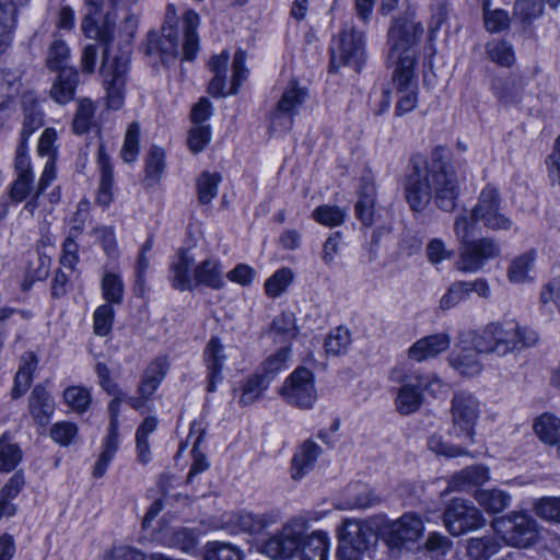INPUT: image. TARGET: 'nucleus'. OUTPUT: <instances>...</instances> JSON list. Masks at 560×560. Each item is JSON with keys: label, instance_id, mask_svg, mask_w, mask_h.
I'll list each match as a JSON object with an SVG mask.
<instances>
[{"label": "nucleus", "instance_id": "28", "mask_svg": "<svg viewBox=\"0 0 560 560\" xmlns=\"http://www.w3.org/2000/svg\"><path fill=\"white\" fill-rule=\"evenodd\" d=\"M28 411L34 421L46 425L55 411V402L43 385H36L28 397Z\"/></svg>", "mask_w": 560, "mask_h": 560}, {"label": "nucleus", "instance_id": "63", "mask_svg": "<svg viewBox=\"0 0 560 560\" xmlns=\"http://www.w3.org/2000/svg\"><path fill=\"white\" fill-rule=\"evenodd\" d=\"M469 293L466 281L453 282L440 300V308L443 311L457 306L460 302L467 300Z\"/></svg>", "mask_w": 560, "mask_h": 560}, {"label": "nucleus", "instance_id": "52", "mask_svg": "<svg viewBox=\"0 0 560 560\" xmlns=\"http://www.w3.org/2000/svg\"><path fill=\"white\" fill-rule=\"evenodd\" d=\"M102 293L106 304H120L124 298V284L120 276L106 272L102 280Z\"/></svg>", "mask_w": 560, "mask_h": 560}, {"label": "nucleus", "instance_id": "11", "mask_svg": "<svg viewBox=\"0 0 560 560\" xmlns=\"http://www.w3.org/2000/svg\"><path fill=\"white\" fill-rule=\"evenodd\" d=\"M462 244L456 267L462 272H477L488 260L497 258L500 255V245L492 237H481L465 240L456 237Z\"/></svg>", "mask_w": 560, "mask_h": 560}, {"label": "nucleus", "instance_id": "16", "mask_svg": "<svg viewBox=\"0 0 560 560\" xmlns=\"http://www.w3.org/2000/svg\"><path fill=\"white\" fill-rule=\"evenodd\" d=\"M393 81L399 96L395 114L402 116L413 110L418 103V80L409 56L405 57L401 67L395 68Z\"/></svg>", "mask_w": 560, "mask_h": 560}, {"label": "nucleus", "instance_id": "2", "mask_svg": "<svg viewBox=\"0 0 560 560\" xmlns=\"http://www.w3.org/2000/svg\"><path fill=\"white\" fill-rule=\"evenodd\" d=\"M499 189L488 184L480 191L476 205L457 215L454 221V233L463 240L472 237L478 223L483 228L498 232L512 228V219L504 212Z\"/></svg>", "mask_w": 560, "mask_h": 560}, {"label": "nucleus", "instance_id": "54", "mask_svg": "<svg viewBox=\"0 0 560 560\" xmlns=\"http://www.w3.org/2000/svg\"><path fill=\"white\" fill-rule=\"evenodd\" d=\"M165 542L183 551H190L197 545V535L192 529L179 527L165 534Z\"/></svg>", "mask_w": 560, "mask_h": 560}, {"label": "nucleus", "instance_id": "62", "mask_svg": "<svg viewBox=\"0 0 560 560\" xmlns=\"http://www.w3.org/2000/svg\"><path fill=\"white\" fill-rule=\"evenodd\" d=\"M534 511L540 518L560 524V498H541L534 504Z\"/></svg>", "mask_w": 560, "mask_h": 560}, {"label": "nucleus", "instance_id": "37", "mask_svg": "<svg viewBox=\"0 0 560 560\" xmlns=\"http://www.w3.org/2000/svg\"><path fill=\"white\" fill-rule=\"evenodd\" d=\"M500 548V542L493 536L470 538L467 541V556L469 560H489Z\"/></svg>", "mask_w": 560, "mask_h": 560}, {"label": "nucleus", "instance_id": "42", "mask_svg": "<svg viewBox=\"0 0 560 560\" xmlns=\"http://www.w3.org/2000/svg\"><path fill=\"white\" fill-rule=\"evenodd\" d=\"M21 81L19 75L10 70L0 71V110L9 109L13 98L19 94Z\"/></svg>", "mask_w": 560, "mask_h": 560}, {"label": "nucleus", "instance_id": "46", "mask_svg": "<svg viewBox=\"0 0 560 560\" xmlns=\"http://www.w3.org/2000/svg\"><path fill=\"white\" fill-rule=\"evenodd\" d=\"M156 425H158V420L154 417H148L137 429L136 443H137L138 459L142 464H147L150 460L151 452H150L148 436L150 433L155 431Z\"/></svg>", "mask_w": 560, "mask_h": 560}, {"label": "nucleus", "instance_id": "7", "mask_svg": "<svg viewBox=\"0 0 560 560\" xmlns=\"http://www.w3.org/2000/svg\"><path fill=\"white\" fill-rule=\"evenodd\" d=\"M452 427L450 434L469 444L475 442V425L480 415V402L466 390L455 392L451 401Z\"/></svg>", "mask_w": 560, "mask_h": 560}, {"label": "nucleus", "instance_id": "56", "mask_svg": "<svg viewBox=\"0 0 560 560\" xmlns=\"http://www.w3.org/2000/svg\"><path fill=\"white\" fill-rule=\"evenodd\" d=\"M66 404L77 413H83L91 405L90 392L81 386H70L63 392Z\"/></svg>", "mask_w": 560, "mask_h": 560}, {"label": "nucleus", "instance_id": "41", "mask_svg": "<svg viewBox=\"0 0 560 560\" xmlns=\"http://www.w3.org/2000/svg\"><path fill=\"white\" fill-rule=\"evenodd\" d=\"M290 352L291 349L289 346L281 347L262 362L258 374L270 384L278 373L287 368Z\"/></svg>", "mask_w": 560, "mask_h": 560}, {"label": "nucleus", "instance_id": "27", "mask_svg": "<svg viewBox=\"0 0 560 560\" xmlns=\"http://www.w3.org/2000/svg\"><path fill=\"white\" fill-rule=\"evenodd\" d=\"M470 345L471 347L453 351L448 357L450 365L463 376H476L482 371V363L478 357L482 353L476 349L472 340Z\"/></svg>", "mask_w": 560, "mask_h": 560}, {"label": "nucleus", "instance_id": "26", "mask_svg": "<svg viewBox=\"0 0 560 560\" xmlns=\"http://www.w3.org/2000/svg\"><path fill=\"white\" fill-rule=\"evenodd\" d=\"M79 83L80 74L77 69H61L51 85V98L61 105L69 103L73 100Z\"/></svg>", "mask_w": 560, "mask_h": 560}, {"label": "nucleus", "instance_id": "55", "mask_svg": "<svg viewBox=\"0 0 560 560\" xmlns=\"http://www.w3.org/2000/svg\"><path fill=\"white\" fill-rule=\"evenodd\" d=\"M268 386L269 383L264 377L258 373L254 374L242 386V395L238 402L243 406L255 402Z\"/></svg>", "mask_w": 560, "mask_h": 560}, {"label": "nucleus", "instance_id": "9", "mask_svg": "<svg viewBox=\"0 0 560 560\" xmlns=\"http://www.w3.org/2000/svg\"><path fill=\"white\" fill-rule=\"evenodd\" d=\"M128 66L127 51L118 50L113 55L107 49L104 50L101 69L105 77L107 107L110 109H119L124 104Z\"/></svg>", "mask_w": 560, "mask_h": 560}, {"label": "nucleus", "instance_id": "31", "mask_svg": "<svg viewBox=\"0 0 560 560\" xmlns=\"http://www.w3.org/2000/svg\"><path fill=\"white\" fill-rule=\"evenodd\" d=\"M200 25V16L194 10H187L182 20L183 52L184 59L191 61L199 51V36L197 28Z\"/></svg>", "mask_w": 560, "mask_h": 560}, {"label": "nucleus", "instance_id": "25", "mask_svg": "<svg viewBox=\"0 0 560 560\" xmlns=\"http://www.w3.org/2000/svg\"><path fill=\"white\" fill-rule=\"evenodd\" d=\"M322 454V447L312 440L304 441L291 460V477L301 480L308 474Z\"/></svg>", "mask_w": 560, "mask_h": 560}, {"label": "nucleus", "instance_id": "32", "mask_svg": "<svg viewBox=\"0 0 560 560\" xmlns=\"http://www.w3.org/2000/svg\"><path fill=\"white\" fill-rule=\"evenodd\" d=\"M489 479V470L486 466L474 465L464 468L452 477L448 489L452 491H468L485 483Z\"/></svg>", "mask_w": 560, "mask_h": 560}, {"label": "nucleus", "instance_id": "20", "mask_svg": "<svg viewBox=\"0 0 560 560\" xmlns=\"http://www.w3.org/2000/svg\"><path fill=\"white\" fill-rule=\"evenodd\" d=\"M125 399V393L114 396L108 405L109 427L107 435L103 442V451L94 465L93 476L101 478L104 476L110 460L118 448V417L120 405Z\"/></svg>", "mask_w": 560, "mask_h": 560}, {"label": "nucleus", "instance_id": "5", "mask_svg": "<svg viewBox=\"0 0 560 560\" xmlns=\"http://www.w3.org/2000/svg\"><path fill=\"white\" fill-rule=\"evenodd\" d=\"M423 34V26L416 21L413 14L397 18L388 32L390 45L388 59L395 67H401L405 57L412 59V67L416 65V50L413 46Z\"/></svg>", "mask_w": 560, "mask_h": 560}, {"label": "nucleus", "instance_id": "48", "mask_svg": "<svg viewBox=\"0 0 560 560\" xmlns=\"http://www.w3.org/2000/svg\"><path fill=\"white\" fill-rule=\"evenodd\" d=\"M269 334L275 341L287 342L295 336V318L292 313H281L271 325Z\"/></svg>", "mask_w": 560, "mask_h": 560}, {"label": "nucleus", "instance_id": "58", "mask_svg": "<svg viewBox=\"0 0 560 560\" xmlns=\"http://www.w3.org/2000/svg\"><path fill=\"white\" fill-rule=\"evenodd\" d=\"M139 139H140V126L138 122H131L125 135L124 145L120 151V156L126 163H132L136 161L139 154Z\"/></svg>", "mask_w": 560, "mask_h": 560}, {"label": "nucleus", "instance_id": "4", "mask_svg": "<svg viewBox=\"0 0 560 560\" xmlns=\"http://www.w3.org/2000/svg\"><path fill=\"white\" fill-rule=\"evenodd\" d=\"M192 259L182 253L170 268V280L173 288L179 291H191L203 285L220 290L224 285L223 268L218 259L209 258L199 262L190 276Z\"/></svg>", "mask_w": 560, "mask_h": 560}, {"label": "nucleus", "instance_id": "34", "mask_svg": "<svg viewBox=\"0 0 560 560\" xmlns=\"http://www.w3.org/2000/svg\"><path fill=\"white\" fill-rule=\"evenodd\" d=\"M168 371V362L165 358L155 359L145 370L138 387V393L144 399H149L159 387Z\"/></svg>", "mask_w": 560, "mask_h": 560}, {"label": "nucleus", "instance_id": "53", "mask_svg": "<svg viewBox=\"0 0 560 560\" xmlns=\"http://www.w3.org/2000/svg\"><path fill=\"white\" fill-rule=\"evenodd\" d=\"M544 12V0H516L514 18L523 24H530Z\"/></svg>", "mask_w": 560, "mask_h": 560}, {"label": "nucleus", "instance_id": "36", "mask_svg": "<svg viewBox=\"0 0 560 560\" xmlns=\"http://www.w3.org/2000/svg\"><path fill=\"white\" fill-rule=\"evenodd\" d=\"M534 431L546 444H560V419L550 413H544L534 422Z\"/></svg>", "mask_w": 560, "mask_h": 560}, {"label": "nucleus", "instance_id": "43", "mask_svg": "<svg viewBox=\"0 0 560 560\" xmlns=\"http://www.w3.org/2000/svg\"><path fill=\"white\" fill-rule=\"evenodd\" d=\"M306 96L307 90L299 86L298 82L292 80L282 93L277 107H279L280 110L296 115L299 107L304 103Z\"/></svg>", "mask_w": 560, "mask_h": 560}, {"label": "nucleus", "instance_id": "22", "mask_svg": "<svg viewBox=\"0 0 560 560\" xmlns=\"http://www.w3.org/2000/svg\"><path fill=\"white\" fill-rule=\"evenodd\" d=\"M225 348L218 337H212L206 345L203 362L208 372L209 393L215 392V384L223 381V366L226 361Z\"/></svg>", "mask_w": 560, "mask_h": 560}, {"label": "nucleus", "instance_id": "21", "mask_svg": "<svg viewBox=\"0 0 560 560\" xmlns=\"http://www.w3.org/2000/svg\"><path fill=\"white\" fill-rule=\"evenodd\" d=\"M424 530L423 522L415 513H405L388 526L385 541L390 548H401L407 542H415Z\"/></svg>", "mask_w": 560, "mask_h": 560}, {"label": "nucleus", "instance_id": "61", "mask_svg": "<svg viewBox=\"0 0 560 560\" xmlns=\"http://www.w3.org/2000/svg\"><path fill=\"white\" fill-rule=\"evenodd\" d=\"M313 218L319 224L328 228H335L340 225L346 218V211L337 206H318L313 211Z\"/></svg>", "mask_w": 560, "mask_h": 560}, {"label": "nucleus", "instance_id": "30", "mask_svg": "<svg viewBox=\"0 0 560 560\" xmlns=\"http://www.w3.org/2000/svg\"><path fill=\"white\" fill-rule=\"evenodd\" d=\"M329 538L327 533L315 530L304 535L301 539V547L298 552L300 560H327Z\"/></svg>", "mask_w": 560, "mask_h": 560}, {"label": "nucleus", "instance_id": "49", "mask_svg": "<svg viewBox=\"0 0 560 560\" xmlns=\"http://www.w3.org/2000/svg\"><path fill=\"white\" fill-rule=\"evenodd\" d=\"M221 175L203 172L197 179L198 200L202 205H209L218 194Z\"/></svg>", "mask_w": 560, "mask_h": 560}, {"label": "nucleus", "instance_id": "59", "mask_svg": "<svg viewBox=\"0 0 560 560\" xmlns=\"http://www.w3.org/2000/svg\"><path fill=\"white\" fill-rule=\"evenodd\" d=\"M165 168L164 150L152 145L145 159V178L152 183H156Z\"/></svg>", "mask_w": 560, "mask_h": 560}, {"label": "nucleus", "instance_id": "15", "mask_svg": "<svg viewBox=\"0 0 560 560\" xmlns=\"http://www.w3.org/2000/svg\"><path fill=\"white\" fill-rule=\"evenodd\" d=\"M305 524L292 521L283 528L267 539L261 546V551L271 559L288 560L298 557Z\"/></svg>", "mask_w": 560, "mask_h": 560}, {"label": "nucleus", "instance_id": "29", "mask_svg": "<svg viewBox=\"0 0 560 560\" xmlns=\"http://www.w3.org/2000/svg\"><path fill=\"white\" fill-rule=\"evenodd\" d=\"M97 165L100 170V185L96 201L102 207H108L113 200L114 175L110 159L105 152L103 144H100L98 148Z\"/></svg>", "mask_w": 560, "mask_h": 560}, {"label": "nucleus", "instance_id": "24", "mask_svg": "<svg viewBox=\"0 0 560 560\" xmlns=\"http://www.w3.org/2000/svg\"><path fill=\"white\" fill-rule=\"evenodd\" d=\"M24 113L23 127L20 135V142L16 148H24L27 153V140L32 133L43 126V113L37 98L32 93H25L22 97Z\"/></svg>", "mask_w": 560, "mask_h": 560}, {"label": "nucleus", "instance_id": "57", "mask_svg": "<svg viewBox=\"0 0 560 560\" xmlns=\"http://www.w3.org/2000/svg\"><path fill=\"white\" fill-rule=\"evenodd\" d=\"M205 560H241L240 550L226 542L212 541L208 542L203 552Z\"/></svg>", "mask_w": 560, "mask_h": 560}, {"label": "nucleus", "instance_id": "35", "mask_svg": "<svg viewBox=\"0 0 560 560\" xmlns=\"http://www.w3.org/2000/svg\"><path fill=\"white\" fill-rule=\"evenodd\" d=\"M22 363L14 377V386L12 388V398L16 399L22 396L31 385L33 373L37 369L38 360L34 352L28 351L22 355Z\"/></svg>", "mask_w": 560, "mask_h": 560}, {"label": "nucleus", "instance_id": "10", "mask_svg": "<svg viewBox=\"0 0 560 560\" xmlns=\"http://www.w3.org/2000/svg\"><path fill=\"white\" fill-rule=\"evenodd\" d=\"M492 526L505 544L513 547L526 548L534 544L538 536L536 521L524 513L497 518Z\"/></svg>", "mask_w": 560, "mask_h": 560}, {"label": "nucleus", "instance_id": "64", "mask_svg": "<svg viewBox=\"0 0 560 560\" xmlns=\"http://www.w3.org/2000/svg\"><path fill=\"white\" fill-rule=\"evenodd\" d=\"M115 311L113 308V305L110 304H103L98 306L93 315L94 319V332L97 336L104 337L107 336L113 327Z\"/></svg>", "mask_w": 560, "mask_h": 560}, {"label": "nucleus", "instance_id": "23", "mask_svg": "<svg viewBox=\"0 0 560 560\" xmlns=\"http://www.w3.org/2000/svg\"><path fill=\"white\" fill-rule=\"evenodd\" d=\"M450 343V336L444 332L425 336L409 348L408 358L417 362L435 358L446 351Z\"/></svg>", "mask_w": 560, "mask_h": 560}, {"label": "nucleus", "instance_id": "17", "mask_svg": "<svg viewBox=\"0 0 560 560\" xmlns=\"http://www.w3.org/2000/svg\"><path fill=\"white\" fill-rule=\"evenodd\" d=\"M176 23L177 14L175 5L168 4L162 34L159 35L155 32L148 34V43L145 46L147 55L160 54L162 57H175L178 54L179 32L175 26Z\"/></svg>", "mask_w": 560, "mask_h": 560}, {"label": "nucleus", "instance_id": "51", "mask_svg": "<svg viewBox=\"0 0 560 560\" xmlns=\"http://www.w3.org/2000/svg\"><path fill=\"white\" fill-rule=\"evenodd\" d=\"M293 281V272L290 268L283 267L277 270L265 282L266 294L272 299L280 296Z\"/></svg>", "mask_w": 560, "mask_h": 560}, {"label": "nucleus", "instance_id": "38", "mask_svg": "<svg viewBox=\"0 0 560 560\" xmlns=\"http://www.w3.org/2000/svg\"><path fill=\"white\" fill-rule=\"evenodd\" d=\"M375 187L368 182L362 183L360 197L355 203V215L366 226L374 221Z\"/></svg>", "mask_w": 560, "mask_h": 560}, {"label": "nucleus", "instance_id": "8", "mask_svg": "<svg viewBox=\"0 0 560 560\" xmlns=\"http://www.w3.org/2000/svg\"><path fill=\"white\" fill-rule=\"evenodd\" d=\"M229 59L230 55L224 50L220 55L211 57L209 60V68L214 75L209 83L208 92L213 97H223L228 94H236L240 85L247 77V69L245 67L246 54L244 50L238 49L234 55L232 63L233 74L231 90L225 92Z\"/></svg>", "mask_w": 560, "mask_h": 560}, {"label": "nucleus", "instance_id": "13", "mask_svg": "<svg viewBox=\"0 0 560 560\" xmlns=\"http://www.w3.org/2000/svg\"><path fill=\"white\" fill-rule=\"evenodd\" d=\"M339 540L338 556L341 560H360L361 553L376 541V536L369 525L346 521Z\"/></svg>", "mask_w": 560, "mask_h": 560}, {"label": "nucleus", "instance_id": "47", "mask_svg": "<svg viewBox=\"0 0 560 560\" xmlns=\"http://www.w3.org/2000/svg\"><path fill=\"white\" fill-rule=\"evenodd\" d=\"M82 32L88 38L96 39L109 51V43L113 39L112 30L108 25H98L91 13L86 14L81 23Z\"/></svg>", "mask_w": 560, "mask_h": 560}, {"label": "nucleus", "instance_id": "50", "mask_svg": "<svg viewBox=\"0 0 560 560\" xmlns=\"http://www.w3.org/2000/svg\"><path fill=\"white\" fill-rule=\"evenodd\" d=\"M95 109L96 107L91 100H79L78 108L72 120V128L75 133L82 135L90 129Z\"/></svg>", "mask_w": 560, "mask_h": 560}, {"label": "nucleus", "instance_id": "1", "mask_svg": "<svg viewBox=\"0 0 560 560\" xmlns=\"http://www.w3.org/2000/svg\"><path fill=\"white\" fill-rule=\"evenodd\" d=\"M405 198L413 212H421L434 197L439 209L451 212L459 195L458 180L448 152L436 147L429 163L413 162L404 180Z\"/></svg>", "mask_w": 560, "mask_h": 560}, {"label": "nucleus", "instance_id": "39", "mask_svg": "<svg viewBox=\"0 0 560 560\" xmlns=\"http://www.w3.org/2000/svg\"><path fill=\"white\" fill-rule=\"evenodd\" d=\"M536 259L535 250H529L515 257L508 269V279L513 283H523L530 280V271Z\"/></svg>", "mask_w": 560, "mask_h": 560}, {"label": "nucleus", "instance_id": "3", "mask_svg": "<svg viewBox=\"0 0 560 560\" xmlns=\"http://www.w3.org/2000/svg\"><path fill=\"white\" fill-rule=\"evenodd\" d=\"M537 340L535 330L522 327L515 320H505L486 325L480 332L474 335L472 345L481 353L505 357L534 346Z\"/></svg>", "mask_w": 560, "mask_h": 560}, {"label": "nucleus", "instance_id": "12", "mask_svg": "<svg viewBox=\"0 0 560 560\" xmlns=\"http://www.w3.org/2000/svg\"><path fill=\"white\" fill-rule=\"evenodd\" d=\"M279 394L293 407L311 409L317 399L313 372L303 366L296 368L287 377Z\"/></svg>", "mask_w": 560, "mask_h": 560}, {"label": "nucleus", "instance_id": "14", "mask_svg": "<svg viewBox=\"0 0 560 560\" xmlns=\"http://www.w3.org/2000/svg\"><path fill=\"white\" fill-rule=\"evenodd\" d=\"M443 522L451 535L459 536L469 530L481 528L486 520L471 503L463 499H454L447 504L443 513Z\"/></svg>", "mask_w": 560, "mask_h": 560}, {"label": "nucleus", "instance_id": "6", "mask_svg": "<svg viewBox=\"0 0 560 560\" xmlns=\"http://www.w3.org/2000/svg\"><path fill=\"white\" fill-rule=\"evenodd\" d=\"M366 61L365 35L353 24H345L337 39V47L331 49L330 72H337L347 66L360 72Z\"/></svg>", "mask_w": 560, "mask_h": 560}, {"label": "nucleus", "instance_id": "60", "mask_svg": "<svg viewBox=\"0 0 560 560\" xmlns=\"http://www.w3.org/2000/svg\"><path fill=\"white\" fill-rule=\"evenodd\" d=\"M487 54L495 63L510 67L515 61L514 50L505 40H492L487 45Z\"/></svg>", "mask_w": 560, "mask_h": 560}, {"label": "nucleus", "instance_id": "18", "mask_svg": "<svg viewBox=\"0 0 560 560\" xmlns=\"http://www.w3.org/2000/svg\"><path fill=\"white\" fill-rule=\"evenodd\" d=\"M15 179L8 189L9 199L12 203L25 201L36 190L34 173L27 153L24 148H16L14 158Z\"/></svg>", "mask_w": 560, "mask_h": 560}, {"label": "nucleus", "instance_id": "45", "mask_svg": "<svg viewBox=\"0 0 560 560\" xmlns=\"http://www.w3.org/2000/svg\"><path fill=\"white\" fill-rule=\"evenodd\" d=\"M476 500L489 513H500L509 506L510 495L498 489L476 492Z\"/></svg>", "mask_w": 560, "mask_h": 560}, {"label": "nucleus", "instance_id": "19", "mask_svg": "<svg viewBox=\"0 0 560 560\" xmlns=\"http://www.w3.org/2000/svg\"><path fill=\"white\" fill-rule=\"evenodd\" d=\"M390 377L401 383L395 400L398 412L407 416L418 411L423 402V395L411 370L407 372L402 368H395Z\"/></svg>", "mask_w": 560, "mask_h": 560}, {"label": "nucleus", "instance_id": "40", "mask_svg": "<svg viewBox=\"0 0 560 560\" xmlns=\"http://www.w3.org/2000/svg\"><path fill=\"white\" fill-rule=\"evenodd\" d=\"M71 57L70 48L67 43L55 37L49 44L46 55V66L50 71H61V69H69L67 62Z\"/></svg>", "mask_w": 560, "mask_h": 560}, {"label": "nucleus", "instance_id": "33", "mask_svg": "<svg viewBox=\"0 0 560 560\" xmlns=\"http://www.w3.org/2000/svg\"><path fill=\"white\" fill-rule=\"evenodd\" d=\"M273 523L275 518L269 514H254L245 511L231 518V524L235 529L249 535H259Z\"/></svg>", "mask_w": 560, "mask_h": 560}, {"label": "nucleus", "instance_id": "44", "mask_svg": "<svg viewBox=\"0 0 560 560\" xmlns=\"http://www.w3.org/2000/svg\"><path fill=\"white\" fill-rule=\"evenodd\" d=\"M494 95L503 105L518 103L523 94V83L518 79L509 78L493 85Z\"/></svg>", "mask_w": 560, "mask_h": 560}]
</instances>
